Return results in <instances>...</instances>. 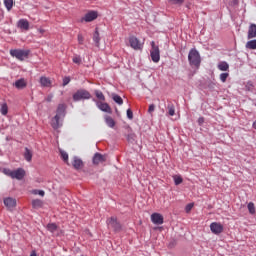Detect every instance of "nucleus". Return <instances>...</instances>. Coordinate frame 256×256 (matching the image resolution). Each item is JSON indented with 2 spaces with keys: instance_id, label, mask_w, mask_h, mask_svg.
Returning <instances> with one entry per match:
<instances>
[{
  "instance_id": "5",
  "label": "nucleus",
  "mask_w": 256,
  "mask_h": 256,
  "mask_svg": "<svg viewBox=\"0 0 256 256\" xmlns=\"http://www.w3.org/2000/svg\"><path fill=\"white\" fill-rule=\"evenodd\" d=\"M29 53H31L29 50H10V55L19 59V61H25L29 57Z\"/></svg>"
},
{
  "instance_id": "46",
  "label": "nucleus",
  "mask_w": 256,
  "mask_h": 256,
  "mask_svg": "<svg viewBox=\"0 0 256 256\" xmlns=\"http://www.w3.org/2000/svg\"><path fill=\"white\" fill-rule=\"evenodd\" d=\"M83 41H84L83 35L78 34V43H79V45H83Z\"/></svg>"
},
{
  "instance_id": "38",
  "label": "nucleus",
  "mask_w": 256,
  "mask_h": 256,
  "mask_svg": "<svg viewBox=\"0 0 256 256\" xmlns=\"http://www.w3.org/2000/svg\"><path fill=\"white\" fill-rule=\"evenodd\" d=\"M227 77H229V73H221L220 81H222V83H225L227 81Z\"/></svg>"
},
{
  "instance_id": "50",
  "label": "nucleus",
  "mask_w": 256,
  "mask_h": 256,
  "mask_svg": "<svg viewBox=\"0 0 256 256\" xmlns=\"http://www.w3.org/2000/svg\"><path fill=\"white\" fill-rule=\"evenodd\" d=\"M30 256H37V253H35V251H33Z\"/></svg>"
},
{
  "instance_id": "40",
  "label": "nucleus",
  "mask_w": 256,
  "mask_h": 256,
  "mask_svg": "<svg viewBox=\"0 0 256 256\" xmlns=\"http://www.w3.org/2000/svg\"><path fill=\"white\" fill-rule=\"evenodd\" d=\"M71 83V78L69 76H66L63 78V87L69 85Z\"/></svg>"
},
{
  "instance_id": "36",
  "label": "nucleus",
  "mask_w": 256,
  "mask_h": 256,
  "mask_svg": "<svg viewBox=\"0 0 256 256\" xmlns=\"http://www.w3.org/2000/svg\"><path fill=\"white\" fill-rule=\"evenodd\" d=\"M170 5H183L185 0H169Z\"/></svg>"
},
{
  "instance_id": "19",
  "label": "nucleus",
  "mask_w": 256,
  "mask_h": 256,
  "mask_svg": "<svg viewBox=\"0 0 256 256\" xmlns=\"http://www.w3.org/2000/svg\"><path fill=\"white\" fill-rule=\"evenodd\" d=\"M72 165L74 169H80L83 167V160H81L79 157L74 156V160L72 162Z\"/></svg>"
},
{
  "instance_id": "35",
  "label": "nucleus",
  "mask_w": 256,
  "mask_h": 256,
  "mask_svg": "<svg viewBox=\"0 0 256 256\" xmlns=\"http://www.w3.org/2000/svg\"><path fill=\"white\" fill-rule=\"evenodd\" d=\"M173 180L175 185H181L183 183V178L180 175H174Z\"/></svg>"
},
{
  "instance_id": "37",
  "label": "nucleus",
  "mask_w": 256,
  "mask_h": 256,
  "mask_svg": "<svg viewBox=\"0 0 256 256\" xmlns=\"http://www.w3.org/2000/svg\"><path fill=\"white\" fill-rule=\"evenodd\" d=\"M3 173H4V175H7L8 177L13 178V170H11V169L4 168Z\"/></svg>"
},
{
  "instance_id": "4",
  "label": "nucleus",
  "mask_w": 256,
  "mask_h": 256,
  "mask_svg": "<svg viewBox=\"0 0 256 256\" xmlns=\"http://www.w3.org/2000/svg\"><path fill=\"white\" fill-rule=\"evenodd\" d=\"M151 47L150 57L153 63H159V61H161V52L159 50V46L155 45V41H152Z\"/></svg>"
},
{
  "instance_id": "18",
  "label": "nucleus",
  "mask_w": 256,
  "mask_h": 256,
  "mask_svg": "<svg viewBox=\"0 0 256 256\" xmlns=\"http://www.w3.org/2000/svg\"><path fill=\"white\" fill-rule=\"evenodd\" d=\"M60 117L59 116H55L54 118H52L51 121V125L53 127V129H59V127H61L63 124L60 122Z\"/></svg>"
},
{
  "instance_id": "17",
  "label": "nucleus",
  "mask_w": 256,
  "mask_h": 256,
  "mask_svg": "<svg viewBox=\"0 0 256 256\" xmlns=\"http://www.w3.org/2000/svg\"><path fill=\"white\" fill-rule=\"evenodd\" d=\"M65 109V104H59L56 110V117H60V119L61 117H65Z\"/></svg>"
},
{
  "instance_id": "49",
  "label": "nucleus",
  "mask_w": 256,
  "mask_h": 256,
  "mask_svg": "<svg viewBox=\"0 0 256 256\" xmlns=\"http://www.w3.org/2000/svg\"><path fill=\"white\" fill-rule=\"evenodd\" d=\"M204 123H205V118L200 117V118L198 119V124H199V125H203Z\"/></svg>"
},
{
  "instance_id": "26",
  "label": "nucleus",
  "mask_w": 256,
  "mask_h": 256,
  "mask_svg": "<svg viewBox=\"0 0 256 256\" xmlns=\"http://www.w3.org/2000/svg\"><path fill=\"white\" fill-rule=\"evenodd\" d=\"M218 69L219 71H229V63L226 61L220 62L218 64Z\"/></svg>"
},
{
  "instance_id": "32",
  "label": "nucleus",
  "mask_w": 256,
  "mask_h": 256,
  "mask_svg": "<svg viewBox=\"0 0 256 256\" xmlns=\"http://www.w3.org/2000/svg\"><path fill=\"white\" fill-rule=\"evenodd\" d=\"M47 230L50 231V233H55V231H57V224L49 223L47 225Z\"/></svg>"
},
{
  "instance_id": "22",
  "label": "nucleus",
  "mask_w": 256,
  "mask_h": 256,
  "mask_svg": "<svg viewBox=\"0 0 256 256\" xmlns=\"http://www.w3.org/2000/svg\"><path fill=\"white\" fill-rule=\"evenodd\" d=\"M24 158L28 163L33 159V152L29 148H25Z\"/></svg>"
},
{
  "instance_id": "6",
  "label": "nucleus",
  "mask_w": 256,
  "mask_h": 256,
  "mask_svg": "<svg viewBox=\"0 0 256 256\" xmlns=\"http://www.w3.org/2000/svg\"><path fill=\"white\" fill-rule=\"evenodd\" d=\"M210 231L214 235H221V232L223 231V224H221L219 222H212L210 224Z\"/></svg>"
},
{
  "instance_id": "16",
  "label": "nucleus",
  "mask_w": 256,
  "mask_h": 256,
  "mask_svg": "<svg viewBox=\"0 0 256 256\" xmlns=\"http://www.w3.org/2000/svg\"><path fill=\"white\" fill-rule=\"evenodd\" d=\"M13 85L16 87V89H25V87H27V81L25 78H21L16 80Z\"/></svg>"
},
{
  "instance_id": "48",
  "label": "nucleus",
  "mask_w": 256,
  "mask_h": 256,
  "mask_svg": "<svg viewBox=\"0 0 256 256\" xmlns=\"http://www.w3.org/2000/svg\"><path fill=\"white\" fill-rule=\"evenodd\" d=\"M155 111V104H151L148 108V113H153Z\"/></svg>"
},
{
  "instance_id": "23",
  "label": "nucleus",
  "mask_w": 256,
  "mask_h": 256,
  "mask_svg": "<svg viewBox=\"0 0 256 256\" xmlns=\"http://www.w3.org/2000/svg\"><path fill=\"white\" fill-rule=\"evenodd\" d=\"M32 207L33 209H41V207H43V201L40 199L32 200Z\"/></svg>"
},
{
  "instance_id": "47",
  "label": "nucleus",
  "mask_w": 256,
  "mask_h": 256,
  "mask_svg": "<svg viewBox=\"0 0 256 256\" xmlns=\"http://www.w3.org/2000/svg\"><path fill=\"white\" fill-rule=\"evenodd\" d=\"M191 209H193V204L192 203H190L186 206V208H185L186 213H189V211H191Z\"/></svg>"
},
{
  "instance_id": "21",
  "label": "nucleus",
  "mask_w": 256,
  "mask_h": 256,
  "mask_svg": "<svg viewBox=\"0 0 256 256\" xmlns=\"http://www.w3.org/2000/svg\"><path fill=\"white\" fill-rule=\"evenodd\" d=\"M40 85H42V87H51V79L45 76L40 77Z\"/></svg>"
},
{
  "instance_id": "20",
  "label": "nucleus",
  "mask_w": 256,
  "mask_h": 256,
  "mask_svg": "<svg viewBox=\"0 0 256 256\" xmlns=\"http://www.w3.org/2000/svg\"><path fill=\"white\" fill-rule=\"evenodd\" d=\"M104 119H105L106 125L110 127V129H113V127H115V120L111 118V116L105 115Z\"/></svg>"
},
{
  "instance_id": "15",
  "label": "nucleus",
  "mask_w": 256,
  "mask_h": 256,
  "mask_svg": "<svg viewBox=\"0 0 256 256\" xmlns=\"http://www.w3.org/2000/svg\"><path fill=\"white\" fill-rule=\"evenodd\" d=\"M18 27L22 31H29V21L27 19H20L18 21Z\"/></svg>"
},
{
  "instance_id": "11",
  "label": "nucleus",
  "mask_w": 256,
  "mask_h": 256,
  "mask_svg": "<svg viewBox=\"0 0 256 256\" xmlns=\"http://www.w3.org/2000/svg\"><path fill=\"white\" fill-rule=\"evenodd\" d=\"M25 177V170L22 168H18L17 170H13L12 172V179H18V181H21Z\"/></svg>"
},
{
  "instance_id": "12",
  "label": "nucleus",
  "mask_w": 256,
  "mask_h": 256,
  "mask_svg": "<svg viewBox=\"0 0 256 256\" xmlns=\"http://www.w3.org/2000/svg\"><path fill=\"white\" fill-rule=\"evenodd\" d=\"M151 221L154 225H163V215L159 213H153L151 215Z\"/></svg>"
},
{
  "instance_id": "33",
  "label": "nucleus",
  "mask_w": 256,
  "mask_h": 256,
  "mask_svg": "<svg viewBox=\"0 0 256 256\" xmlns=\"http://www.w3.org/2000/svg\"><path fill=\"white\" fill-rule=\"evenodd\" d=\"M4 5L7 11H11L13 9V0H4Z\"/></svg>"
},
{
  "instance_id": "30",
  "label": "nucleus",
  "mask_w": 256,
  "mask_h": 256,
  "mask_svg": "<svg viewBox=\"0 0 256 256\" xmlns=\"http://www.w3.org/2000/svg\"><path fill=\"white\" fill-rule=\"evenodd\" d=\"M167 109L168 115H170V117H173V115H175V105H173V103H169Z\"/></svg>"
},
{
  "instance_id": "13",
  "label": "nucleus",
  "mask_w": 256,
  "mask_h": 256,
  "mask_svg": "<svg viewBox=\"0 0 256 256\" xmlns=\"http://www.w3.org/2000/svg\"><path fill=\"white\" fill-rule=\"evenodd\" d=\"M4 205L7 207V209H14L17 205V200L14 198L8 197L4 199Z\"/></svg>"
},
{
  "instance_id": "34",
  "label": "nucleus",
  "mask_w": 256,
  "mask_h": 256,
  "mask_svg": "<svg viewBox=\"0 0 256 256\" xmlns=\"http://www.w3.org/2000/svg\"><path fill=\"white\" fill-rule=\"evenodd\" d=\"M72 61L76 65H81V63H83L82 58L79 55H77V54L73 56Z\"/></svg>"
},
{
  "instance_id": "28",
  "label": "nucleus",
  "mask_w": 256,
  "mask_h": 256,
  "mask_svg": "<svg viewBox=\"0 0 256 256\" xmlns=\"http://www.w3.org/2000/svg\"><path fill=\"white\" fill-rule=\"evenodd\" d=\"M245 47L247 49H250V50H255L256 49V39L254 40H249L246 44H245Z\"/></svg>"
},
{
  "instance_id": "14",
  "label": "nucleus",
  "mask_w": 256,
  "mask_h": 256,
  "mask_svg": "<svg viewBox=\"0 0 256 256\" xmlns=\"http://www.w3.org/2000/svg\"><path fill=\"white\" fill-rule=\"evenodd\" d=\"M256 38V24H250L248 28L247 39H255Z\"/></svg>"
},
{
  "instance_id": "10",
  "label": "nucleus",
  "mask_w": 256,
  "mask_h": 256,
  "mask_svg": "<svg viewBox=\"0 0 256 256\" xmlns=\"http://www.w3.org/2000/svg\"><path fill=\"white\" fill-rule=\"evenodd\" d=\"M107 161V158L105 155H102L101 153L97 152L93 156V163L94 165H99V163H105Z\"/></svg>"
},
{
  "instance_id": "43",
  "label": "nucleus",
  "mask_w": 256,
  "mask_h": 256,
  "mask_svg": "<svg viewBox=\"0 0 256 256\" xmlns=\"http://www.w3.org/2000/svg\"><path fill=\"white\" fill-rule=\"evenodd\" d=\"M127 141H128L129 143H133V141H135V134H129V135L127 136Z\"/></svg>"
},
{
  "instance_id": "29",
  "label": "nucleus",
  "mask_w": 256,
  "mask_h": 256,
  "mask_svg": "<svg viewBox=\"0 0 256 256\" xmlns=\"http://www.w3.org/2000/svg\"><path fill=\"white\" fill-rule=\"evenodd\" d=\"M0 113L1 115H7V113H9V107L7 106V103L1 104Z\"/></svg>"
},
{
  "instance_id": "44",
  "label": "nucleus",
  "mask_w": 256,
  "mask_h": 256,
  "mask_svg": "<svg viewBox=\"0 0 256 256\" xmlns=\"http://www.w3.org/2000/svg\"><path fill=\"white\" fill-rule=\"evenodd\" d=\"M127 118L128 119H133V111L131 109L127 110Z\"/></svg>"
},
{
  "instance_id": "39",
  "label": "nucleus",
  "mask_w": 256,
  "mask_h": 256,
  "mask_svg": "<svg viewBox=\"0 0 256 256\" xmlns=\"http://www.w3.org/2000/svg\"><path fill=\"white\" fill-rule=\"evenodd\" d=\"M34 195H40V197H45V191L43 190H33Z\"/></svg>"
},
{
  "instance_id": "7",
  "label": "nucleus",
  "mask_w": 256,
  "mask_h": 256,
  "mask_svg": "<svg viewBox=\"0 0 256 256\" xmlns=\"http://www.w3.org/2000/svg\"><path fill=\"white\" fill-rule=\"evenodd\" d=\"M129 43L132 49H135V51H139V49H143V44L135 36H132L129 38Z\"/></svg>"
},
{
  "instance_id": "8",
  "label": "nucleus",
  "mask_w": 256,
  "mask_h": 256,
  "mask_svg": "<svg viewBox=\"0 0 256 256\" xmlns=\"http://www.w3.org/2000/svg\"><path fill=\"white\" fill-rule=\"evenodd\" d=\"M96 107L100 111H103V113H113V111L111 110V106H109V104H107L106 102L96 101Z\"/></svg>"
},
{
  "instance_id": "45",
  "label": "nucleus",
  "mask_w": 256,
  "mask_h": 256,
  "mask_svg": "<svg viewBox=\"0 0 256 256\" xmlns=\"http://www.w3.org/2000/svg\"><path fill=\"white\" fill-rule=\"evenodd\" d=\"M45 101H47V103H51V101H53V94H49L46 98Z\"/></svg>"
},
{
  "instance_id": "3",
  "label": "nucleus",
  "mask_w": 256,
  "mask_h": 256,
  "mask_svg": "<svg viewBox=\"0 0 256 256\" xmlns=\"http://www.w3.org/2000/svg\"><path fill=\"white\" fill-rule=\"evenodd\" d=\"M72 99L75 102L88 100L91 99V93L85 89H79L73 94Z\"/></svg>"
},
{
  "instance_id": "42",
  "label": "nucleus",
  "mask_w": 256,
  "mask_h": 256,
  "mask_svg": "<svg viewBox=\"0 0 256 256\" xmlns=\"http://www.w3.org/2000/svg\"><path fill=\"white\" fill-rule=\"evenodd\" d=\"M246 89H247L248 91H252V90H253V82H252V81H248V82L246 83Z\"/></svg>"
},
{
  "instance_id": "24",
  "label": "nucleus",
  "mask_w": 256,
  "mask_h": 256,
  "mask_svg": "<svg viewBox=\"0 0 256 256\" xmlns=\"http://www.w3.org/2000/svg\"><path fill=\"white\" fill-rule=\"evenodd\" d=\"M111 97L113 101L117 103V105H123V98H121L119 94L112 93Z\"/></svg>"
},
{
  "instance_id": "2",
  "label": "nucleus",
  "mask_w": 256,
  "mask_h": 256,
  "mask_svg": "<svg viewBox=\"0 0 256 256\" xmlns=\"http://www.w3.org/2000/svg\"><path fill=\"white\" fill-rule=\"evenodd\" d=\"M106 225L108 229H112L114 233H120L122 231L123 226L121 223L117 220V217L112 216L106 220Z\"/></svg>"
},
{
  "instance_id": "9",
  "label": "nucleus",
  "mask_w": 256,
  "mask_h": 256,
  "mask_svg": "<svg viewBox=\"0 0 256 256\" xmlns=\"http://www.w3.org/2000/svg\"><path fill=\"white\" fill-rule=\"evenodd\" d=\"M97 17H98V14L96 11H90L85 14V16L82 18V21H85L86 23H91V21H95Z\"/></svg>"
},
{
  "instance_id": "41",
  "label": "nucleus",
  "mask_w": 256,
  "mask_h": 256,
  "mask_svg": "<svg viewBox=\"0 0 256 256\" xmlns=\"http://www.w3.org/2000/svg\"><path fill=\"white\" fill-rule=\"evenodd\" d=\"M61 158L63 161H69V154H67L65 151H61Z\"/></svg>"
},
{
  "instance_id": "1",
  "label": "nucleus",
  "mask_w": 256,
  "mask_h": 256,
  "mask_svg": "<svg viewBox=\"0 0 256 256\" xmlns=\"http://www.w3.org/2000/svg\"><path fill=\"white\" fill-rule=\"evenodd\" d=\"M188 61L191 67L199 68L201 66V54L195 48L190 49L188 54Z\"/></svg>"
},
{
  "instance_id": "31",
  "label": "nucleus",
  "mask_w": 256,
  "mask_h": 256,
  "mask_svg": "<svg viewBox=\"0 0 256 256\" xmlns=\"http://www.w3.org/2000/svg\"><path fill=\"white\" fill-rule=\"evenodd\" d=\"M248 211L250 213V215H255L256 211H255V203L253 202H249L247 205Z\"/></svg>"
},
{
  "instance_id": "27",
  "label": "nucleus",
  "mask_w": 256,
  "mask_h": 256,
  "mask_svg": "<svg viewBox=\"0 0 256 256\" xmlns=\"http://www.w3.org/2000/svg\"><path fill=\"white\" fill-rule=\"evenodd\" d=\"M94 95L96 96L98 101H105V95L103 94V92H101V90H94Z\"/></svg>"
},
{
  "instance_id": "25",
  "label": "nucleus",
  "mask_w": 256,
  "mask_h": 256,
  "mask_svg": "<svg viewBox=\"0 0 256 256\" xmlns=\"http://www.w3.org/2000/svg\"><path fill=\"white\" fill-rule=\"evenodd\" d=\"M93 41H94L96 47H99L101 38L99 37V30H97V29L94 32Z\"/></svg>"
}]
</instances>
